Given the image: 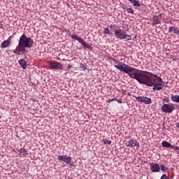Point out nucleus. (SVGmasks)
<instances>
[{
  "instance_id": "f257e3e1",
  "label": "nucleus",
  "mask_w": 179,
  "mask_h": 179,
  "mask_svg": "<svg viewBox=\"0 0 179 179\" xmlns=\"http://www.w3.org/2000/svg\"><path fill=\"white\" fill-rule=\"evenodd\" d=\"M115 68L120 71V72H124V73H127L130 78L132 79H136L138 83L141 85H146V86L152 87L153 86V90H162V85L160 83H157L156 78L149 76V74L145 73L146 71H139L137 69L131 67L125 64H115Z\"/></svg>"
},
{
  "instance_id": "f03ea898",
  "label": "nucleus",
  "mask_w": 179,
  "mask_h": 179,
  "mask_svg": "<svg viewBox=\"0 0 179 179\" xmlns=\"http://www.w3.org/2000/svg\"><path fill=\"white\" fill-rule=\"evenodd\" d=\"M34 45V41L31 39L30 37H27L26 34H22L20 38L18 41V45H17V48L19 52L24 54V51H26V48H31Z\"/></svg>"
},
{
  "instance_id": "7ed1b4c3",
  "label": "nucleus",
  "mask_w": 179,
  "mask_h": 179,
  "mask_svg": "<svg viewBox=\"0 0 179 179\" xmlns=\"http://www.w3.org/2000/svg\"><path fill=\"white\" fill-rule=\"evenodd\" d=\"M115 36L120 40H125L127 37H131V36L127 34L125 30L121 29H118L115 31Z\"/></svg>"
},
{
  "instance_id": "20e7f679",
  "label": "nucleus",
  "mask_w": 179,
  "mask_h": 179,
  "mask_svg": "<svg viewBox=\"0 0 179 179\" xmlns=\"http://www.w3.org/2000/svg\"><path fill=\"white\" fill-rule=\"evenodd\" d=\"M174 105L169 103H164V105L161 106L162 113H166V114H171V113L174 111Z\"/></svg>"
},
{
  "instance_id": "39448f33",
  "label": "nucleus",
  "mask_w": 179,
  "mask_h": 179,
  "mask_svg": "<svg viewBox=\"0 0 179 179\" xmlns=\"http://www.w3.org/2000/svg\"><path fill=\"white\" fill-rule=\"evenodd\" d=\"M50 69H56L57 71H61L64 69V66L61 63L55 62H51L50 63Z\"/></svg>"
},
{
  "instance_id": "423d86ee",
  "label": "nucleus",
  "mask_w": 179,
  "mask_h": 179,
  "mask_svg": "<svg viewBox=\"0 0 179 179\" xmlns=\"http://www.w3.org/2000/svg\"><path fill=\"white\" fill-rule=\"evenodd\" d=\"M125 145L127 146V148H136L138 149V148H139V142L136 141V140L131 139L125 143Z\"/></svg>"
},
{
  "instance_id": "0eeeda50",
  "label": "nucleus",
  "mask_w": 179,
  "mask_h": 179,
  "mask_svg": "<svg viewBox=\"0 0 179 179\" xmlns=\"http://www.w3.org/2000/svg\"><path fill=\"white\" fill-rule=\"evenodd\" d=\"M136 100H137L138 103H145V104H150L152 103V99L146 96H137Z\"/></svg>"
},
{
  "instance_id": "6e6552de",
  "label": "nucleus",
  "mask_w": 179,
  "mask_h": 179,
  "mask_svg": "<svg viewBox=\"0 0 179 179\" xmlns=\"http://www.w3.org/2000/svg\"><path fill=\"white\" fill-rule=\"evenodd\" d=\"M58 159L59 160V162H64V163H66V164L72 162V157H67L66 155H59Z\"/></svg>"
},
{
  "instance_id": "1a4fd4ad",
  "label": "nucleus",
  "mask_w": 179,
  "mask_h": 179,
  "mask_svg": "<svg viewBox=\"0 0 179 179\" xmlns=\"http://www.w3.org/2000/svg\"><path fill=\"white\" fill-rule=\"evenodd\" d=\"M151 171L152 173H159L160 171V166H159V164L157 163H152L150 164Z\"/></svg>"
},
{
  "instance_id": "9d476101",
  "label": "nucleus",
  "mask_w": 179,
  "mask_h": 179,
  "mask_svg": "<svg viewBox=\"0 0 179 179\" xmlns=\"http://www.w3.org/2000/svg\"><path fill=\"white\" fill-rule=\"evenodd\" d=\"M145 75H149V76H152V78H155L156 80H157L159 83H163V80L162 78L157 76V75H155L149 71L145 72Z\"/></svg>"
},
{
  "instance_id": "9b49d317",
  "label": "nucleus",
  "mask_w": 179,
  "mask_h": 179,
  "mask_svg": "<svg viewBox=\"0 0 179 179\" xmlns=\"http://www.w3.org/2000/svg\"><path fill=\"white\" fill-rule=\"evenodd\" d=\"M153 22H152V26H156V24H161L162 21L159 19V15H153L152 17Z\"/></svg>"
},
{
  "instance_id": "f8f14e48",
  "label": "nucleus",
  "mask_w": 179,
  "mask_h": 179,
  "mask_svg": "<svg viewBox=\"0 0 179 179\" xmlns=\"http://www.w3.org/2000/svg\"><path fill=\"white\" fill-rule=\"evenodd\" d=\"M1 48H8V47H10V40H6L3 41L1 44Z\"/></svg>"
},
{
  "instance_id": "ddd939ff",
  "label": "nucleus",
  "mask_w": 179,
  "mask_h": 179,
  "mask_svg": "<svg viewBox=\"0 0 179 179\" xmlns=\"http://www.w3.org/2000/svg\"><path fill=\"white\" fill-rule=\"evenodd\" d=\"M18 62L22 69H26V68H27V62H26V60H24V59L19 60Z\"/></svg>"
},
{
  "instance_id": "4468645a",
  "label": "nucleus",
  "mask_w": 179,
  "mask_h": 179,
  "mask_svg": "<svg viewBox=\"0 0 179 179\" xmlns=\"http://www.w3.org/2000/svg\"><path fill=\"white\" fill-rule=\"evenodd\" d=\"M82 44L83 47H85V48H88V50H93V47L92 45H89L85 40L83 39V41H80V43Z\"/></svg>"
},
{
  "instance_id": "2eb2a0df",
  "label": "nucleus",
  "mask_w": 179,
  "mask_h": 179,
  "mask_svg": "<svg viewBox=\"0 0 179 179\" xmlns=\"http://www.w3.org/2000/svg\"><path fill=\"white\" fill-rule=\"evenodd\" d=\"M20 155L21 156H24L26 157V156L29 155V151L26 150V149L22 148L20 150Z\"/></svg>"
},
{
  "instance_id": "dca6fc26",
  "label": "nucleus",
  "mask_w": 179,
  "mask_h": 179,
  "mask_svg": "<svg viewBox=\"0 0 179 179\" xmlns=\"http://www.w3.org/2000/svg\"><path fill=\"white\" fill-rule=\"evenodd\" d=\"M171 100H172L173 103H179V95H173L171 97Z\"/></svg>"
},
{
  "instance_id": "f3484780",
  "label": "nucleus",
  "mask_w": 179,
  "mask_h": 179,
  "mask_svg": "<svg viewBox=\"0 0 179 179\" xmlns=\"http://www.w3.org/2000/svg\"><path fill=\"white\" fill-rule=\"evenodd\" d=\"M71 38H73V40H76L78 42H79L80 43V42L83 40V38L78 37L76 35L72 34L71 36Z\"/></svg>"
},
{
  "instance_id": "a211bd4d",
  "label": "nucleus",
  "mask_w": 179,
  "mask_h": 179,
  "mask_svg": "<svg viewBox=\"0 0 179 179\" xmlns=\"http://www.w3.org/2000/svg\"><path fill=\"white\" fill-rule=\"evenodd\" d=\"M162 145L163 146V148H171V143H170L167 141H163L162 143Z\"/></svg>"
},
{
  "instance_id": "6ab92c4d",
  "label": "nucleus",
  "mask_w": 179,
  "mask_h": 179,
  "mask_svg": "<svg viewBox=\"0 0 179 179\" xmlns=\"http://www.w3.org/2000/svg\"><path fill=\"white\" fill-rule=\"evenodd\" d=\"M131 2L133 3L134 6H136L137 8L141 6V3L137 0H131Z\"/></svg>"
},
{
  "instance_id": "aec40b11",
  "label": "nucleus",
  "mask_w": 179,
  "mask_h": 179,
  "mask_svg": "<svg viewBox=\"0 0 179 179\" xmlns=\"http://www.w3.org/2000/svg\"><path fill=\"white\" fill-rule=\"evenodd\" d=\"M102 142L105 144V145H110L112 141L110 140H107V139H103Z\"/></svg>"
},
{
  "instance_id": "412c9836",
  "label": "nucleus",
  "mask_w": 179,
  "mask_h": 179,
  "mask_svg": "<svg viewBox=\"0 0 179 179\" xmlns=\"http://www.w3.org/2000/svg\"><path fill=\"white\" fill-rule=\"evenodd\" d=\"M103 33H104V34H108V35H110V29H108V27L104 28V29H103Z\"/></svg>"
},
{
  "instance_id": "4be33fe9",
  "label": "nucleus",
  "mask_w": 179,
  "mask_h": 179,
  "mask_svg": "<svg viewBox=\"0 0 179 179\" xmlns=\"http://www.w3.org/2000/svg\"><path fill=\"white\" fill-rule=\"evenodd\" d=\"M80 68L82 69V71H86L87 69V67H86V65L83 64H80Z\"/></svg>"
},
{
  "instance_id": "5701e85b",
  "label": "nucleus",
  "mask_w": 179,
  "mask_h": 179,
  "mask_svg": "<svg viewBox=\"0 0 179 179\" xmlns=\"http://www.w3.org/2000/svg\"><path fill=\"white\" fill-rule=\"evenodd\" d=\"M160 169L162 171H163V173H166L167 171V169H166V166H164V165L161 164Z\"/></svg>"
},
{
  "instance_id": "b1692460",
  "label": "nucleus",
  "mask_w": 179,
  "mask_h": 179,
  "mask_svg": "<svg viewBox=\"0 0 179 179\" xmlns=\"http://www.w3.org/2000/svg\"><path fill=\"white\" fill-rule=\"evenodd\" d=\"M126 10L128 11L129 13H131V15H134V13H135V11L132 8H127Z\"/></svg>"
},
{
  "instance_id": "393cba45",
  "label": "nucleus",
  "mask_w": 179,
  "mask_h": 179,
  "mask_svg": "<svg viewBox=\"0 0 179 179\" xmlns=\"http://www.w3.org/2000/svg\"><path fill=\"white\" fill-rule=\"evenodd\" d=\"M170 103V98L169 97H166V98H164L162 99V103Z\"/></svg>"
},
{
  "instance_id": "a878e982",
  "label": "nucleus",
  "mask_w": 179,
  "mask_h": 179,
  "mask_svg": "<svg viewBox=\"0 0 179 179\" xmlns=\"http://www.w3.org/2000/svg\"><path fill=\"white\" fill-rule=\"evenodd\" d=\"M173 34L179 36V29L177 28H174Z\"/></svg>"
},
{
  "instance_id": "bb28decb",
  "label": "nucleus",
  "mask_w": 179,
  "mask_h": 179,
  "mask_svg": "<svg viewBox=\"0 0 179 179\" xmlns=\"http://www.w3.org/2000/svg\"><path fill=\"white\" fill-rule=\"evenodd\" d=\"M173 31H174V27H170L169 29V33H173Z\"/></svg>"
},
{
  "instance_id": "cd10ccee",
  "label": "nucleus",
  "mask_w": 179,
  "mask_h": 179,
  "mask_svg": "<svg viewBox=\"0 0 179 179\" xmlns=\"http://www.w3.org/2000/svg\"><path fill=\"white\" fill-rule=\"evenodd\" d=\"M161 179H170V178L167 177V175L164 174L162 176Z\"/></svg>"
},
{
  "instance_id": "c85d7f7f",
  "label": "nucleus",
  "mask_w": 179,
  "mask_h": 179,
  "mask_svg": "<svg viewBox=\"0 0 179 179\" xmlns=\"http://www.w3.org/2000/svg\"><path fill=\"white\" fill-rule=\"evenodd\" d=\"M115 101H117V103H119V104H122V99H118L115 100Z\"/></svg>"
},
{
  "instance_id": "c756f323",
  "label": "nucleus",
  "mask_w": 179,
  "mask_h": 179,
  "mask_svg": "<svg viewBox=\"0 0 179 179\" xmlns=\"http://www.w3.org/2000/svg\"><path fill=\"white\" fill-rule=\"evenodd\" d=\"M115 100H117V99L113 98V99H108V100H107L106 101H107L108 103H111V101H115Z\"/></svg>"
},
{
  "instance_id": "7c9ffc66",
  "label": "nucleus",
  "mask_w": 179,
  "mask_h": 179,
  "mask_svg": "<svg viewBox=\"0 0 179 179\" xmlns=\"http://www.w3.org/2000/svg\"><path fill=\"white\" fill-rule=\"evenodd\" d=\"M68 164H70L71 167H75V164L72 161H70V163H69Z\"/></svg>"
},
{
  "instance_id": "2f4dec72",
  "label": "nucleus",
  "mask_w": 179,
  "mask_h": 179,
  "mask_svg": "<svg viewBox=\"0 0 179 179\" xmlns=\"http://www.w3.org/2000/svg\"><path fill=\"white\" fill-rule=\"evenodd\" d=\"M17 50L19 51V49H17V46L15 50H13V52H14V54H17Z\"/></svg>"
},
{
  "instance_id": "473e14b6",
  "label": "nucleus",
  "mask_w": 179,
  "mask_h": 179,
  "mask_svg": "<svg viewBox=\"0 0 179 179\" xmlns=\"http://www.w3.org/2000/svg\"><path fill=\"white\" fill-rule=\"evenodd\" d=\"M30 100H32V101L34 103H36L37 101V100L36 99H34V98H31Z\"/></svg>"
},
{
  "instance_id": "72a5a7b5",
  "label": "nucleus",
  "mask_w": 179,
  "mask_h": 179,
  "mask_svg": "<svg viewBox=\"0 0 179 179\" xmlns=\"http://www.w3.org/2000/svg\"><path fill=\"white\" fill-rule=\"evenodd\" d=\"M67 68L69 69H71L72 68V65L71 64H68Z\"/></svg>"
},
{
  "instance_id": "f704fd0d",
  "label": "nucleus",
  "mask_w": 179,
  "mask_h": 179,
  "mask_svg": "<svg viewBox=\"0 0 179 179\" xmlns=\"http://www.w3.org/2000/svg\"><path fill=\"white\" fill-rule=\"evenodd\" d=\"M110 29L111 30H113V29H114V25L110 24Z\"/></svg>"
},
{
  "instance_id": "c9c22d12",
  "label": "nucleus",
  "mask_w": 179,
  "mask_h": 179,
  "mask_svg": "<svg viewBox=\"0 0 179 179\" xmlns=\"http://www.w3.org/2000/svg\"><path fill=\"white\" fill-rule=\"evenodd\" d=\"M176 127L179 129V122L176 124Z\"/></svg>"
},
{
  "instance_id": "e433bc0d",
  "label": "nucleus",
  "mask_w": 179,
  "mask_h": 179,
  "mask_svg": "<svg viewBox=\"0 0 179 179\" xmlns=\"http://www.w3.org/2000/svg\"><path fill=\"white\" fill-rule=\"evenodd\" d=\"M129 40H131V36H130V37H129V38H127V41H129Z\"/></svg>"
},
{
  "instance_id": "4c0bfd02",
  "label": "nucleus",
  "mask_w": 179,
  "mask_h": 179,
  "mask_svg": "<svg viewBox=\"0 0 179 179\" xmlns=\"http://www.w3.org/2000/svg\"><path fill=\"white\" fill-rule=\"evenodd\" d=\"M1 118H2V116L0 115V120H1Z\"/></svg>"
},
{
  "instance_id": "58836bf2",
  "label": "nucleus",
  "mask_w": 179,
  "mask_h": 179,
  "mask_svg": "<svg viewBox=\"0 0 179 179\" xmlns=\"http://www.w3.org/2000/svg\"><path fill=\"white\" fill-rule=\"evenodd\" d=\"M162 14H159V16H162Z\"/></svg>"
},
{
  "instance_id": "ea45409f",
  "label": "nucleus",
  "mask_w": 179,
  "mask_h": 179,
  "mask_svg": "<svg viewBox=\"0 0 179 179\" xmlns=\"http://www.w3.org/2000/svg\"><path fill=\"white\" fill-rule=\"evenodd\" d=\"M129 2H131V1H132V0H129Z\"/></svg>"
},
{
  "instance_id": "a19ab883",
  "label": "nucleus",
  "mask_w": 179,
  "mask_h": 179,
  "mask_svg": "<svg viewBox=\"0 0 179 179\" xmlns=\"http://www.w3.org/2000/svg\"><path fill=\"white\" fill-rule=\"evenodd\" d=\"M178 179H179V178H178Z\"/></svg>"
}]
</instances>
